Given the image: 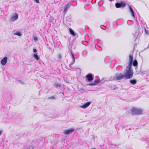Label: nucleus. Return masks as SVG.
<instances>
[{"label": "nucleus", "mask_w": 149, "mask_h": 149, "mask_svg": "<svg viewBox=\"0 0 149 149\" xmlns=\"http://www.w3.org/2000/svg\"><path fill=\"white\" fill-rule=\"evenodd\" d=\"M131 66H127L126 68V72L124 76L126 79H127L132 78L133 74V71L131 69Z\"/></svg>", "instance_id": "f257e3e1"}, {"label": "nucleus", "mask_w": 149, "mask_h": 149, "mask_svg": "<svg viewBox=\"0 0 149 149\" xmlns=\"http://www.w3.org/2000/svg\"><path fill=\"white\" fill-rule=\"evenodd\" d=\"M137 64L138 63L137 60H135L133 61V56L132 55H130L129 56V63L128 66H132V65H133L134 66H136L135 70L137 72V73L139 74L140 73L139 71L137 72V69L138 67Z\"/></svg>", "instance_id": "f03ea898"}, {"label": "nucleus", "mask_w": 149, "mask_h": 149, "mask_svg": "<svg viewBox=\"0 0 149 149\" xmlns=\"http://www.w3.org/2000/svg\"><path fill=\"white\" fill-rule=\"evenodd\" d=\"M143 112V109L140 108H134L131 109V113L132 115L142 114Z\"/></svg>", "instance_id": "7ed1b4c3"}, {"label": "nucleus", "mask_w": 149, "mask_h": 149, "mask_svg": "<svg viewBox=\"0 0 149 149\" xmlns=\"http://www.w3.org/2000/svg\"><path fill=\"white\" fill-rule=\"evenodd\" d=\"M125 77L124 75L121 73H117L116 74L112 79V78H110L111 80H120L123 79Z\"/></svg>", "instance_id": "20e7f679"}, {"label": "nucleus", "mask_w": 149, "mask_h": 149, "mask_svg": "<svg viewBox=\"0 0 149 149\" xmlns=\"http://www.w3.org/2000/svg\"><path fill=\"white\" fill-rule=\"evenodd\" d=\"M18 18V14L17 13H14L11 15L10 18V20L11 22L14 21L17 19Z\"/></svg>", "instance_id": "39448f33"}, {"label": "nucleus", "mask_w": 149, "mask_h": 149, "mask_svg": "<svg viewBox=\"0 0 149 149\" xmlns=\"http://www.w3.org/2000/svg\"><path fill=\"white\" fill-rule=\"evenodd\" d=\"M115 6L117 8L124 7L125 6V2H123L120 3H116L115 4Z\"/></svg>", "instance_id": "423d86ee"}, {"label": "nucleus", "mask_w": 149, "mask_h": 149, "mask_svg": "<svg viewBox=\"0 0 149 149\" xmlns=\"http://www.w3.org/2000/svg\"><path fill=\"white\" fill-rule=\"evenodd\" d=\"M72 5V4L70 3H69L64 7V9L63 11V13L64 14H65L66 13L68 9Z\"/></svg>", "instance_id": "0eeeda50"}, {"label": "nucleus", "mask_w": 149, "mask_h": 149, "mask_svg": "<svg viewBox=\"0 0 149 149\" xmlns=\"http://www.w3.org/2000/svg\"><path fill=\"white\" fill-rule=\"evenodd\" d=\"M8 59V57H4L1 61V65L3 66H4L7 63V60Z\"/></svg>", "instance_id": "6e6552de"}, {"label": "nucleus", "mask_w": 149, "mask_h": 149, "mask_svg": "<svg viewBox=\"0 0 149 149\" xmlns=\"http://www.w3.org/2000/svg\"><path fill=\"white\" fill-rule=\"evenodd\" d=\"M91 103V102H87L84 104L80 106L79 107L83 109L86 108L89 106Z\"/></svg>", "instance_id": "1a4fd4ad"}, {"label": "nucleus", "mask_w": 149, "mask_h": 149, "mask_svg": "<svg viewBox=\"0 0 149 149\" xmlns=\"http://www.w3.org/2000/svg\"><path fill=\"white\" fill-rule=\"evenodd\" d=\"M74 131V129L73 128H72L66 130H65L64 131V133L65 134H68Z\"/></svg>", "instance_id": "9d476101"}, {"label": "nucleus", "mask_w": 149, "mask_h": 149, "mask_svg": "<svg viewBox=\"0 0 149 149\" xmlns=\"http://www.w3.org/2000/svg\"><path fill=\"white\" fill-rule=\"evenodd\" d=\"M86 77L89 81H91L93 79V77L91 74H89L86 75Z\"/></svg>", "instance_id": "9b49d317"}, {"label": "nucleus", "mask_w": 149, "mask_h": 149, "mask_svg": "<svg viewBox=\"0 0 149 149\" xmlns=\"http://www.w3.org/2000/svg\"><path fill=\"white\" fill-rule=\"evenodd\" d=\"M129 8L130 9V12L131 13V15L134 17H135V15L134 12L132 9L131 7L129 6Z\"/></svg>", "instance_id": "f8f14e48"}, {"label": "nucleus", "mask_w": 149, "mask_h": 149, "mask_svg": "<svg viewBox=\"0 0 149 149\" xmlns=\"http://www.w3.org/2000/svg\"><path fill=\"white\" fill-rule=\"evenodd\" d=\"M13 34L14 35H17L19 36H21L22 35V33L20 32L19 31L15 32V31H13Z\"/></svg>", "instance_id": "ddd939ff"}, {"label": "nucleus", "mask_w": 149, "mask_h": 149, "mask_svg": "<svg viewBox=\"0 0 149 149\" xmlns=\"http://www.w3.org/2000/svg\"><path fill=\"white\" fill-rule=\"evenodd\" d=\"M69 31L70 34L73 36H76V34L74 33V31L71 29H69Z\"/></svg>", "instance_id": "4468645a"}, {"label": "nucleus", "mask_w": 149, "mask_h": 149, "mask_svg": "<svg viewBox=\"0 0 149 149\" xmlns=\"http://www.w3.org/2000/svg\"><path fill=\"white\" fill-rule=\"evenodd\" d=\"M130 83L132 84H135L136 83V81L135 79L130 80Z\"/></svg>", "instance_id": "2eb2a0df"}, {"label": "nucleus", "mask_w": 149, "mask_h": 149, "mask_svg": "<svg viewBox=\"0 0 149 149\" xmlns=\"http://www.w3.org/2000/svg\"><path fill=\"white\" fill-rule=\"evenodd\" d=\"M33 57L37 61H38L39 59L38 56L36 54H33Z\"/></svg>", "instance_id": "dca6fc26"}, {"label": "nucleus", "mask_w": 149, "mask_h": 149, "mask_svg": "<svg viewBox=\"0 0 149 149\" xmlns=\"http://www.w3.org/2000/svg\"><path fill=\"white\" fill-rule=\"evenodd\" d=\"M75 60H72V61L70 63V64L69 65V66L70 67H71V66L75 62Z\"/></svg>", "instance_id": "f3484780"}, {"label": "nucleus", "mask_w": 149, "mask_h": 149, "mask_svg": "<svg viewBox=\"0 0 149 149\" xmlns=\"http://www.w3.org/2000/svg\"><path fill=\"white\" fill-rule=\"evenodd\" d=\"M33 39L35 41H36L38 40V38L36 36H34L33 37Z\"/></svg>", "instance_id": "a211bd4d"}, {"label": "nucleus", "mask_w": 149, "mask_h": 149, "mask_svg": "<svg viewBox=\"0 0 149 149\" xmlns=\"http://www.w3.org/2000/svg\"><path fill=\"white\" fill-rule=\"evenodd\" d=\"M144 74H145L146 76H148L149 75V71H146L145 72Z\"/></svg>", "instance_id": "6ab92c4d"}, {"label": "nucleus", "mask_w": 149, "mask_h": 149, "mask_svg": "<svg viewBox=\"0 0 149 149\" xmlns=\"http://www.w3.org/2000/svg\"><path fill=\"white\" fill-rule=\"evenodd\" d=\"M54 86L56 87H60L61 86L60 84H55Z\"/></svg>", "instance_id": "aec40b11"}, {"label": "nucleus", "mask_w": 149, "mask_h": 149, "mask_svg": "<svg viewBox=\"0 0 149 149\" xmlns=\"http://www.w3.org/2000/svg\"><path fill=\"white\" fill-rule=\"evenodd\" d=\"M100 82L99 81L95 80L94 81V83L95 84V85L98 84Z\"/></svg>", "instance_id": "412c9836"}, {"label": "nucleus", "mask_w": 149, "mask_h": 149, "mask_svg": "<svg viewBox=\"0 0 149 149\" xmlns=\"http://www.w3.org/2000/svg\"><path fill=\"white\" fill-rule=\"evenodd\" d=\"M144 29L146 33L149 34V31L147 30L145 28H144Z\"/></svg>", "instance_id": "4be33fe9"}, {"label": "nucleus", "mask_w": 149, "mask_h": 149, "mask_svg": "<svg viewBox=\"0 0 149 149\" xmlns=\"http://www.w3.org/2000/svg\"><path fill=\"white\" fill-rule=\"evenodd\" d=\"M71 54H72V58L73 60H75V58L74 57V54H73L72 53V52H71Z\"/></svg>", "instance_id": "5701e85b"}, {"label": "nucleus", "mask_w": 149, "mask_h": 149, "mask_svg": "<svg viewBox=\"0 0 149 149\" xmlns=\"http://www.w3.org/2000/svg\"><path fill=\"white\" fill-rule=\"evenodd\" d=\"M88 85L89 86H94V85H95V84H94L93 83H89V84H88Z\"/></svg>", "instance_id": "b1692460"}, {"label": "nucleus", "mask_w": 149, "mask_h": 149, "mask_svg": "<svg viewBox=\"0 0 149 149\" xmlns=\"http://www.w3.org/2000/svg\"><path fill=\"white\" fill-rule=\"evenodd\" d=\"M49 99H55V98L54 96H52L51 97H49Z\"/></svg>", "instance_id": "393cba45"}, {"label": "nucleus", "mask_w": 149, "mask_h": 149, "mask_svg": "<svg viewBox=\"0 0 149 149\" xmlns=\"http://www.w3.org/2000/svg\"><path fill=\"white\" fill-rule=\"evenodd\" d=\"M34 1L37 3H39V0H34Z\"/></svg>", "instance_id": "a878e982"}, {"label": "nucleus", "mask_w": 149, "mask_h": 149, "mask_svg": "<svg viewBox=\"0 0 149 149\" xmlns=\"http://www.w3.org/2000/svg\"><path fill=\"white\" fill-rule=\"evenodd\" d=\"M33 51L34 52H37V50L36 49L34 48L33 49Z\"/></svg>", "instance_id": "bb28decb"}, {"label": "nucleus", "mask_w": 149, "mask_h": 149, "mask_svg": "<svg viewBox=\"0 0 149 149\" xmlns=\"http://www.w3.org/2000/svg\"><path fill=\"white\" fill-rule=\"evenodd\" d=\"M19 82H20L22 84H24V83L23 82L20 81H19Z\"/></svg>", "instance_id": "cd10ccee"}, {"label": "nucleus", "mask_w": 149, "mask_h": 149, "mask_svg": "<svg viewBox=\"0 0 149 149\" xmlns=\"http://www.w3.org/2000/svg\"><path fill=\"white\" fill-rule=\"evenodd\" d=\"M2 132V131L1 130H0V135L1 134Z\"/></svg>", "instance_id": "c85d7f7f"}, {"label": "nucleus", "mask_w": 149, "mask_h": 149, "mask_svg": "<svg viewBox=\"0 0 149 149\" xmlns=\"http://www.w3.org/2000/svg\"><path fill=\"white\" fill-rule=\"evenodd\" d=\"M58 56L59 58H61V55L60 54H58Z\"/></svg>", "instance_id": "c756f323"}, {"label": "nucleus", "mask_w": 149, "mask_h": 149, "mask_svg": "<svg viewBox=\"0 0 149 149\" xmlns=\"http://www.w3.org/2000/svg\"><path fill=\"white\" fill-rule=\"evenodd\" d=\"M114 90H115V89H116V88H114Z\"/></svg>", "instance_id": "7c9ffc66"}, {"label": "nucleus", "mask_w": 149, "mask_h": 149, "mask_svg": "<svg viewBox=\"0 0 149 149\" xmlns=\"http://www.w3.org/2000/svg\"><path fill=\"white\" fill-rule=\"evenodd\" d=\"M27 149H30V148H29V149H28V148H27Z\"/></svg>", "instance_id": "2f4dec72"}, {"label": "nucleus", "mask_w": 149, "mask_h": 149, "mask_svg": "<svg viewBox=\"0 0 149 149\" xmlns=\"http://www.w3.org/2000/svg\"><path fill=\"white\" fill-rule=\"evenodd\" d=\"M96 149L95 148H93V149Z\"/></svg>", "instance_id": "473e14b6"}]
</instances>
